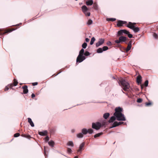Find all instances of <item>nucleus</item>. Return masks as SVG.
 <instances>
[{
  "label": "nucleus",
  "mask_w": 158,
  "mask_h": 158,
  "mask_svg": "<svg viewBox=\"0 0 158 158\" xmlns=\"http://www.w3.org/2000/svg\"><path fill=\"white\" fill-rule=\"evenodd\" d=\"M122 109L120 107L116 108L115 109L114 116L117 120L119 121H125L126 118L124 115L122 113Z\"/></svg>",
  "instance_id": "f257e3e1"
},
{
  "label": "nucleus",
  "mask_w": 158,
  "mask_h": 158,
  "mask_svg": "<svg viewBox=\"0 0 158 158\" xmlns=\"http://www.w3.org/2000/svg\"><path fill=\"white\" fill-rule=\"evenodd\" d=\"M84 49L82 48L80 51L76 60L77 62L80 63L83 61L85 59V57L83 56Z\"/></svg>",
  "instance_id": "f03ea898"
},
{
  "label": "nucleus",
  "mask_w": 158,
  "mask_h": 158,
  "mask_svg": "<svg viewBox=\"0 0 158 158\" xmlns=\"http://www.w3.org/2000/svg\"><path fill=\"white\" fill-rule=\"evenodd\" d=\"M120 82L122 85L123 89L124 90H127L129 88L130 85L127 82L124 80H121L120 81Z\"/></svg>",
  "instance_id": "7ed1b4c3"
},
{
  "label": "nucleus",
  "mask_w": 158,
  "mask_h": 158,
  "mask_svg": "<svg viewBox=\"0 0 158 158\" xmlns=\"http://www.w3.org/2000/svg\"><path fill=\"white\" fill-rule=\"evenodd\" d=\"M82 10L86 16H89L90 15V12L88 11V9L85 5L81 7Z\"/></svg>",
  "instance_id": "20e7f679"
},
{
  "label": "nucleus",
  "mask_w": 158,
  "mask_h": 158,
  "mask_svg": "<svg viewBox=\"0 0 158 158\" xmlns=\"http://www.w3.org/2000/svg\"><path fill=\"white\" fill-rule=\"evenodd\" d=\"M101 127V124L99 122H97L96 123H92V128L97 130L99 129Z\"/></svg>",
  "instance_id": "39448f33"
},
{
  "label": "nucleus",
  "mask_w": 158,
  "mask_h": 158,
  "mask_svg": "<svg viewBox=\"0 0 158 158\" xmlns=\"http://www.w3.org/2000/svg\"><path fill=\"white\" fill-rule=\"evenodd\" d=\"M136 23H132L131 22H129V23L127 24V27H128L132 29L135 26V25L136 24Z\"/></svg>",
  "instance_id": "423d86ee"
},
{
  "label": "nucleus",
  "mask_w": 158,
  "mask_h": 158,
  "mask_svg": "<svg viewBox=\"0 0 158 158\" xmlns=\"http://www.w3.org/2000/svg\"><path fill=\"white\" fill-rule=\"evenodd\" d=\"M127 23V22L119 20L117 22V25L118 27L123 26L124 24Z\"/></svg>",
  "instance_id": "0eeeda50"
},
{
  "label": "nucleus",
  "mask_w": 158,
  "mask_h": 158,
  "mask_svg": "<svg viewBox=\"0 0 158 158\" xmlns=\"http://www.w3.org/2000/svg\"><path fill=\"white\" fill-rule=\"evenodd\" d=\"M129 32L126 30H121L119 31L118 32V36H120L123 33L127 34Z\"/></svg>",
  "instance_id": "6e6552de"
},
{
  "label": "nucleus",
  "mask_w": 158,
  "mask_h": 158,
  "mask_svg": "<svg viewBox=\"0 0 158 158\" xmlns=\"http://www.w3.org/2000/svg\"><path fill=\"white\" fill-rule=\"evenodd\" d=\"M104 42V39H101L99 40L96 43V46L98 47L103 44Z\"/></svg>",
  "instance_id": "1a4fd4ad"
},
{
  "label": "nucleus",
  "mask_w": 158,
  "mask_h": 158,
  "mask_svg": "<svg viewBox=\"0 0 158 158\" xmlns=\"http://www.w3.org/2000/svg\"><path fill=\"white\" fill-rule=\"evenodd\" d=\"M22 88L23 89V92L24 94H27L28 92L27 86L26 85L23 86Z\"/></svg>",
  "instance_id": "9d476101"
},
{
  "label": "nucleus",
  "mask_w": 158,
  "mask_h": 158,
  "mask_svg": "<svg viewBox=\"0 0 158 158\" xmlns=\"http://www.w3.org/2000/svg\"><path fill=\"white\" fill-rule=\"evenodd\" d=\"M142 77L140 75H139L137 78V82L138 83H141V82Z\"/></svg>",
  "instance_id": "9b49d317"
},
{
  "label": "nucleus",
  "mask_w": 158,
  "mask_h": 158,
  "mask_svg": "<svg viewBox=\"0 0 158 158\" xmlns=\"http://www.w3.org/2000/svg\"><path fill=\"white\" fill-rule=\"evenodd\" d=\"M47 134V132L46 131L39 132V134L40 135L42 136L45 135Z\"/></svg>",
  "instance_id": "f8f14e48"
},
{
  "label": "nucleus",
  "mask_w": 158,
  "mask_h": 158,
  "mask_svg": "<svg viewBox=\"0 0 158 158\" xmlns=\"http://www.w3.org/2000/svg\"><path fill=\"white\" fill-rule=\"evenodd\" d=\"M84 145V143H82L80 144V145L79 149L77 151L78 152H81V150L83 148V147Z\"/></svg>",
  "instance_id": "ddd939ff"
},
{
  "label": "nucleus",
  "mask_w": 158,
  "mask_h": 158,
  "mask_svg": "<svg viewBox=\"0 0 158 158\" xmlns=\"http://www.w3.org/2000/svg\"><path fill=\"white\" fill-rule=\"evenodd\" d=\"M126 37L125 36H121L119 38V40H120L121 42H124L126 40Z\"/></svg>",
  "instance_id": "4468645a"
},
{
  "label": "nucleus",
  "mask_w": 158,
  "mask_h": 158,
  "mask_svg": "<svg viewBox=\"0 0 158 158\" xmlns=\"http://www.w3.org/2000/svg\"><path fill=\"white\" fill-rule=\"evenodd\" d=\"M28 122L29 123L31 126L32 127H33L34 126V125L31 119L30 118H28Z\"/></svg>",
  "instance_id": "2eb2a0df"
},
{
  "label": "nucleus",
  "mask_w": 158,
  "mask_h": 158,
  "mask_svg": "<svg viewBox=\"0 0 158 158\" xmlns=\"http://www.w3.org/2000/svg\"><path fill=\"white\" fill-rule=\"evenodd\" d=\"M13 86V84H10L8 85L7 86L5 87V91H6L9 89V87L11 88Z\"/></svg>",
  "instance_id": "dca6fc26"
},
{
  "label": "nucleus",
  "mask_w": 158,
  "mask_h": 158,
  "mask_svg": "<svg viewBox=\"0 0 158 158\" xmlns=\"http://www.w3.org/2000/svg\"><path fill=\"white\" fill-rule=\"evenodd\" d=\"M93 0H89L86 2V4L87 6H91L93 4Z\"/></svg>",
  "instance_id": "f3484780"
},
{
  "label": "nucleus",
  "mask_w": 158,
  "mask_h": 158,
  "mask_svg": "<svg viewBox=\"0 0 158 158\" xmlns=\"http://www.w3.org/2000/svg\"><path fill=\"white\" fill-rule=\"evenodd\" d=\"M132 30H133L135 32H137L139 31V29L138 27H135V26Z\"/></svg>",
  "instance_id": "a211bd4d"
},
{
  "label": "nucleus",
  "mask_w": 158,
  "mask_h": 158,
  "mask_svg": "<svg viewBox=\"0 0 158 158\" xmlns=\"http://www.w3.org/2000/svg\"><path fill=\"white\" fill-rule=\"evenodd\" d=\"M115 119V117L114 116L111 117L109 121V122L110 123L113 122Z\"/></svg>",
  "instance_id": "6ab92c4d"
},
{
  "label": "nucleus",
  "mask_w": 158,
  "mask_h": 158,
  "mask_svg": "<svg viewBox=\"0 0 158 158\" xmlns=\"http://www.w3.org/2000/svg\"><path fill=\"white\" fill-rule=\"evenodd\" d=\"M110 116V114L109 113H106L104 114L103 115V117L105 119H106Z\"/></svg>",
  "instance_id": "aec40b11"
},
{
  "label": "nucleus",
  "mask_w": 158,
  "mask_h": 158,
  "mask_svg": "<svg viewBox=\"0 0 158 158\" xmlns=\"http://www.w3.org/2000/svg\"><path fill=\"white\" fill-rule=\"evenodd\" d=\"M48 143L50 146L53 147L54 146V143L53 141H51L48 142Z\"/></svg>",
  "instance_id": "412c9836"
},
{
  "label": "nucleus",
  "mask_w": 158,
  "mask_h": 158,
  "mask_svg": "<svg viewBox=\"0 0 158 158\" xmlns=\"http://www.w3.org/2000/svg\"><path fill=\"white\" fill-rule=\"evenodd\" d=\"M82 132L83 134L85 135L88 133L87 130L85 129H83L82 130Z\"/></svg>",
  "instance_id": "4be33fe9"
},
{
  "label": "nucleus",
  "mask_w": 158,
  "mask_h": 158,
  "mask_svg": "<svg viewBox=\"0 0 158 158\" xmlns=\"http://www.w3.org/2000/svg\"><path fill=\"white\" fill-rule=\"evenodd\" d=\"M67 144L69 146H71L73 147V143L72 141H70L68 142Z\"/></svg>",
  "instance_id": "5701e85b"
},
{
  "label": "nucleus",
  "mask_w": 158,
  "mask_h": 158,
  "mask_svg": "<svg viewBox=\"0 0 158 158\" xmlns=\"http://www.w3.org/2000/svg\"><path fill=\"white\" fill-rule=\"evenodd\" d=\"M131 44H128L127 47L126 49V51L127 52L129 51L131 48Z\"/></svg>",
  "instance_id": "b1692460"
},
{
  "label": "nucleus",
  "mask_w": 158,
  "mask_h": 158,
  "mask_svg": "<svg viewBox=\"0 0 158 158\" xmlns=\"http://www.w3.org/2000/svg\"><path fill=\"white\" fill-rule=\"evenodd\" d=\"M103 52V49L102 48H99L97 50V52L98 53H101Z\"/></svg>",
  "instance_id": "393cba45"
},
{
  "label": "nucleus",
  "mask_w": 158,
  "mask_h": 158,
  "mask_svg": "<svg viewBox=\"0 0 158 158\" xmlns=\"http://www.w3.org/2000/svg\"><path fill=\"white\" fill-rule=\"evenodd\" d=\"M13 81V83L12 84H13V85H14L15 86H16L18 84V82L15 79H14Z\"/></svg>",
  "instance_id": "a878e982"
},
{
  "label": "nucleus",
  "mask_w": 158,
  "mask_h": 158,
  "mask_svg": "<svg viewBox=\"0 0 158 158\" xmlns=\"http://www.w3.org/2000/svg\"><path fill=\"white\" fill-rule=\"evenodd\" d=\"M118 126H119L118 122L117 121H115L113 123L112 127H115Z\"/></svg>",
  "instance_id": "bb28decb"
},
{
  "label": "nucleus",
  "mask_w": 158,
  "mask_h": 158,
  "mask_svg": "<svg viewBox=\"0 0 158 158\" xmlns=\"http://www.w3.org/2000/svg\"><path fill=\"white\" fill-rule=\"evenodd\" d=\"M93 7L96 10H97L98 9V5L96 3H94V4Z\"/></svg>",
  "instance_id": "cd10ccee"
},
{
  "label": "nucleus",
  "mask_w": 158,
  "mask_h": 158,
  "mask_svg": "<svg viewBox=\"0 0 158 158\" xmlns=\"http://www.w3.org/2000/svg\"><path fill=\"white\" fill-rule=\"evenodd\" d=\"M83 136V134L81 133H79L77 135V136L78 138H81Z\"/></svg>",
  "instance_id": "c85d7f7f"
},
{
  "label": "nucleus",
  "mask_w": 158,
  "mask_h": 158,
  "mask_svg": "<svg viewBox=\"0 0 158 158\" xmlns=\"http://www.w3.org/2000/svg\"><path fill=\"white\" fill-rule=\"evenodd\" d=\"M95 40V39L94 37H93L92 38L90 42V44L91 45H92L94 42V41Z\"/></svg>",
  "instance_id": "c756f323"
},
{
  "label": "nucleus",
  "mask_w": 158,
  "mask_h": 158,
  "mask_svg": "<svg viewBox=\"0 0 158 158\" xmlns=\"http://www.w3.org/2000/svg\"><path fill=\"white\" fill-rule=\"evenodd\" d=\"M13 30H10V29H8L4 33H3L2 34H4L6 33H8V32H11L12 31H13Z\"/></svg>",
  "instance_id": "7c9ffc66"
},
{
  "label": "nucleus",
  "mask_w": 158,
  "mask_h": 158,
  "mask_svg": "<svg viewBox=\"0 0 158 158\" xmlns=\"http://www.w3.org/2000/svg\"><path fill=\"white\" fill-rule=\"evenodd\" d=\"M102 133H100L94 135V137L96 138L97 137H99L101 135H102Z\"/></svg>",
  "instance_id": "2f4dec72"
},
{
  "label": "nucleus",
  "mask_w": 158,
  "mask_h": 158,
  "mask_svg": "<svg viewBox=\"0 0 158 158\" xmlns=\"http://www.w3.org/2000/svg\"><path fill=\"white\" fill-rule=\"evenodd\" d=\"M108 49V47L107 46H104L102 48V49H103V51H105L107 50Z\"/></svg>",
  "instance_id": "473e14b6"
},
{
  "label": "nucleus",
  "mask_w": 158,
  "mask_h": 158,
  "mask_svg": "<svg viewBox=\"0 0 158 158\" xmlns=\"http://www.w3.org/2000/svg\"><path fill=\"white\" fill-rule=\"evenodd\" d=\"M87 46V44L85 43H84L82 44V46L83 48H86Z\"/></svg>",
  "instance_id": "72a5a7b5"
},
{
  "label": "nucleus",
  "mask_w": 158,
  "mask_h": 158,
  "mask_svg": "<svg viewBox=\"0 0 158 158\" xmlns=\"http://www.w3.org/2000/svg\"><path fill=\"white\" fill-rule=\"evenodd\" d=\"M92 21L91 19H89L87 23V24L88 25H90L92 24Z\"/></svg>",
  "instance_id": "f704fd0d"
},
{
  "label": "nucleus",
  "mask_w": 158,
  "mask_h": 158,
  "mask_svg": "<svg viewBox=\"0 0 158 158\" xmlns=\"http://www.w3.org/2000/svg\"><path fill=\"white\" fill-rule=\"evenodd\" d=\"M88 133L89 134H91L93 132V130L91 129H89L87 130Z\"/></svg>",
  "instance_id": "c9c22d12"
},
{
  "label": "nucleus",
  "mask_w": 158,
  "mask_h": 158,
  "mask_svg": "<svg viewBox=\"0 0 158 158\" xmlns=\"http://www.w3.org/2000/svg\"><path fill=\"white\" fill-rule=\"evenodd\" d=\"M86 56H88L89 55V53L88 51H86L85 53L84 52L83 55Z\"/></svg>",
  "instance_id": "e433bc0d"
},
{
  "label": "nucleus",
  "mask_w": 158,
  "mask_h": 158,
  "mask_svg": "<svg viewBox=\"0 0 158 158\" xmlns=\"http://www.w3.org/2000/svg\"><path fill=\"white\" fill-rule=\"evenodd\" d=\"M115 20H116V19L115 18H113L108 19H107L108 21H115Z\"/></svg>",
  "instance_id": "4c0bfd02"
},
{
  "label": "nucleus",
  "mask_w": 158,
  "mask_h": 158,
  "mask_svg": "<svg viewBox=\"0 0 158 158\" xmlns=\"http://www.w3.org/2000/svg\"><path fill=\"white\" fill-rule=\"evenodd\" d=\"M143 100L142 99L140 98H138L137 101V102L138 103H141L142 102Z\"/></svg>",
  "instance_id": "58836bf2"
},
{
  "label": "nucleus",
  "mask_w": 158,
  "mask_h": 158,
  "mask_svg": "<svg viewBox=\"0 0 158 158\" xmlns=\"http://www.w3.org/2000/svg\"><path fill=\"white\" fill-rule=\"evenodd\" d=\"M20 135V134L19 133H16L14 135V137H19Z\"/></svg>",
  "instance_id": "ea45409f"
},
{
  "label": "nucleus",
  "mask_w": 158,
  "mask_h": 158,
  "mask_svg": "<svg viewBox=\"0 0 158 158\" xmlns=\"http://www.w3.org/2000/svg\"><path fill=\"white\" fill-rule=\"evenodd\" d=\"M144 85L145 86H148V80H146L145 81Z\"/></svg>",
  "instance_id": "a19ab883"
},
{
  "label": "nucleus",
  "mask_w": 158,
  "mask_h": 158,
  "mask_svg": "<svg viewBox=\"0 0 158 158\" xmlns=\"http://www.w3.org/2000/svg\"><path fill=\"white\" fill-rule=\"evenodd\" d=\"M153 37L156 39H157L158 38V36L156 34L154 33L153 34Z\"/></svg>",
  "instance_id": "79ce46f5"
},
{
  "label": "nucleus",
  "mask_w": 158,
  "mask_h": 158,
  "mask_svg": "<svg viewBox=\"0 0 158 158\" xmlns=\"http://www.w3.org/2000/svg\"><path fill=\"white\" fill-rule=\"evenodd\" d=\"M152 104V103L150 102H146L145 103V105L146 106H149Z\"/></svg>",
  "instance_id": "37998d69"
},
{
  "label": "nucleus",
  "mask_w": 158,
  "mask_h": 158,
  "mask_svg": "<svg viewBox=\"0 0 158 158\" xmlns=\"http://www.w3.org/2000/svg\"><path fill=\"white\" fill-rule=\"evenodd\" d=\"M128 35V37L130 38H131L132 37V35L129 33V32L127 34H126Z\"/></svg>",
  "instance_id": "c03bdc74"
},
{
  "label": "nucleus",
  "mask_w": 158,
  "mask_h": 158,
  "mask_svg": "<svg viewBox=\"0 0 158 158\" xmlns=\"http://www.w3.org/2000/svg\"><path fill=\"white\" fill-rule=\"evenodd\" d=\"M106 44L108 45H109V46H110L111 45V43L110 42V41H108V42L107 43H106Z\"/></svg>",
  "instance_id": "a18cd8bd"
},
{
  "label": "nucleus",
  "mask_w": 158,
  "mask_h": 158,
  "mask_svg": "<svg viewBox=\"0 0 158 158\" xmlns=\"http://www.w3.org/2000/svg\"><path fill=\"white\" fill-rule=\"evenodd\" d=\"M115 42L117 44L121 42L120 40L119 39V40H117L115 41Z\"/></svg>",
  "instance_id": "49530a36"
},
{
  "label": "nucleus",
  "mask_w": 158,
  "mask_h": 158,
  "mask_svg": "<svg viewBox=\"0 0 158 158\" xmlns=\"http://www.w3.org/2000/svg\"><path fill=\"white\" fill-rule=\"evenodd\" d=\"M72 151V150H71V149L70 148H68V150H67V152L68 153H70Z\"/></svg>",
  "instance_id": "de8ad7c7"
},
{
  "label": "nucleus",
  "mask_w": 158,
  "mask_h": 158,
  "mask_svg": "<svg viewBox=\"0 0 158 158\" xmlns=\"http://www.w3.org/2000/svg\"><path fill=\"white\" fill-rule=\"evenodd\" d=\"M32 84L33 86L36 85L38 84V83L37 82L33 83Z\"/></svg>",
  "instance_id": "09e8293b"
},
{
  "label": "nucleus",
  "mask_w": 158,
  "mask_h": 158,
  "mask_svg": "<svg viewBox=\"0 0 158 158\" xmlns=\"http://www.w3.org/2000/svg\"><path fill=\"white\" fill-rule=\"evenodd\" d=\"M49 137L48 136H47L45 137V139L46 141H47L49 140Z\"/></svg>",
  "instance_id": "8fccbe9b"
},
{
  "label": "nucleus",
  "mask_w": 158,
  "mask_h": 158,
  "mask_svg": "<svg viewBox=\"0 0 158 158\" xmlns=\"http://www.w3.org/2000/svg\"><path fill=\"white\" fill-rule=\"evenodd\" d=\"M89 40L88 38H86L85 39V41H86V42H89Z\"/></svg>",
  "instance_id": "3c124183"
},
{
  "label": "nucleus",
  "mask_w": 158,
  "mask_h": 158,
  "mask_svg": "<svg viewBox=\"0 0 158 158\" xmlns=\"http://www.w3.org/2000/svg\"><path fill=\"white\" fill-rule=\"evenodd\" d=\"M35 95L34 94H31V97H32V98H33L35 97Z\"/></svg>",
  "instance_id": "603ef678"
},
{
  "label": "nucleus",
  "mask_w": 158,
  "mask_h": 158,
  "mask_svg": "<svg viewBox=\"0 0 158 158\" xmlns=\"http://www.w3.org/2000/svg\"><path fill=\"white\" fill-rule=\"evenodd\" d=\"M123 123L122 122H118V123L119 125Z\"/></svg>",
  "instance_id": "864d4df0"
},
{
  "label": "nucleus",
  "mask_w": 158,
  "mask_h": 158,
  "mask_svg": "<svg viewBox=\"0 0 158 158\" xmlns=\"http://www.w3.org/2000/svg\"><path fill=\"white\" fill-rule=\"evenodd\" d=\"M74 158H78V157L77 156H76L74 157Z\"/></svg>",
  "instance_id": "5fc2aeb1"
},
{
  "label": "nucleus",
  "mask_w": 158,
  "mask_h": 158,
  "mask_svg": "<svg viewBox=\"0 0 158 158\" xmlns=\"http://www.w3.org/2000/svg\"><path fill=\"white\" fill-rule=\"evenodd\" d=\"M1 31H2V30L0 29V32ZM2 35V34H1V33L0 34V35Z\"/></svg>",
  "instance_id": "6e6d98bb"
}]
</instances>
